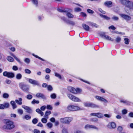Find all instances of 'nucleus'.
<instances>
[{"label":"nucleus","instance_id":"12","mask_svg":"<svg viewBox=\"0 0 133 133\" xmlns=\"http://www.w3.org/2000/svg\"><path fill=\"white\" fill-rule=\"evenodd\" d=\"M123 18H124L125 20L127 21H128L130 20L131 19V17L128 15L123 14H121L120 15Z\"/></svg>","mask_w":133,"mask_h":133},{"label":"nucleus","instance_id":"62","mask_svg":"<svg viewBox=\"0 0 133 133\" xmlns=\"http://www.w3.org/2000/svg\"><path fill=\"white\" fill-rule=\"evenodd\" d=\"M122 127L121 126H119L118 128V130L120 132L122 131Z\"/></svg>","mask_w":133,"mask_h":133},{"label":"nucleus","instance_id":"35","mask_svg":"<svg viewBox=\"0 0 133 133\" xmlns=\"http://www.w3.org/2000/svg\"><path fill=\"white\" fill-rule=\"evenodd\" d=\"M4 105L5 108H8L10 105L9 103L7 102L4 103Z\"/></svg>","mask_w":133,"mask_h":133},{"label":"nucleus","instance_id":"56","mask_svg":"<svg viewBox=\"0 0 133 133\" xmlns=\"http://www.w3.org/2000/svg\"><path fill=\"white\" fill-rule=\"evenodd\" d=\"M109 29H112L113 30H115L116 28L113 25H112L111 26L109 27Z\"/></svg>","mask_w":133,"mask_h":133},{"label":"nucleus","instance_id":"34","mask_svg":"<svg viewBox=\"0 0 133 133\" xmlns=\"http://www.w3.org/2000/svg\"><path fill=\"white\" fill-rule=\"evenodd\" d=\"M76 91L75 94H79L82 91V90L81 89L77 88L76 89Z\"/></svg>","mask_w":133,"mask_h":133},{"label":"nucleus","instance_id":"18","mask_svg":"<svg viewBox=\"0 0 133 133\" xmlns=\"http://www.w3.org/2000/svg\"><path fill=\"white\" fill-rule=\"evenodd\" d=\"M22 99L21 98H18V99H16L15 102L16 103L19 105H21L22 104Z\"/></svg>","mask_w":133,"mask_h":133},{"label":"nucleus","instance_id":"15","mask_svg":"<svg viewBox=\"0 0 133 133\" xmlns=\"http://www.w3.org/2000/svg\"><path fill=\"white\" fill-rule=\"evenodd\" d=\"M112 2L111 1H107L104 3V5L108 7H111L112 6Z\"/></svg>","mask_w":133,"mask_h":133},{"label":"nucleus","instance_id":"64","mask_svg":"<svg viewBox=\"0 0 133 133\" xmlns=\"http://www.w3.org/2000/svg\"><path fill=\"white\" fill-rule=\"evenodd\" d=\"M45 72L46 73H49L51 72V70L48 68H46L45 69Z\"/></svg>","mask_w":133,"mask_h":133},{"label":"nucleus","instance_id":"13","mask_svg":"<svg viewBox=\"0 0 133 133\" xmlns=\"http://www.w3.org/2000/svg\"><path fill=\"white\" fill-rule=\"evenodd\" d=\"M36 96L38 98H41L43 99H46V97L43 94L41 93H37L36 94Z\"/></svg>","mask_w":133,"mask_h":133},{"label":"nucleus","instance_id":"45","mask_svg":"<svg viewBox=\"0 0 133 133\" xmlns=\"http://www.w3.org/2000/svg\"><path fill=\"white\" fill-rule=\"evenodd\" d=\"M112 19L114 21H117L118 20L119 18L117 17L114 16L112 17Z\"/></svg>","mask_w":133,"mask_h":133},{"label":"nucleus","instance_id":"1","mask_svg":"<svg viewBox=\"0 0 133 133\" xmlns=\"http://www.w3.org/2000/svg\"><path fill=\"white\" fill-rule=\"evenodd\" d=\"M120 2L123 5H125V10L128 14L129 13L133 10V2L129 0H121Z\"/></svg>","mask_w":133,"mask_h":133},{"label":"nucleus","instance_id":"50","mask_svg":"<svg viewBox=\"0 0 133 133\" xmlns=\"http://www.w3.org/2000/svg\"><path fill=\"white\" fill-rule=\"evenodd\" d=\"M38 122V120L36 118H34L32 121V123L34 124L37 123Z\"/></svg>","mask_w":133,"mask_h":133},{"label":"nucleus","instance_id":"19","mask_svg":"<svg viewBox=\"0 0 133 133\" xmlns=\"http://www.w3.org/2000/svg\"><path fill=\"white\" fill-rule=\"evenodd\" d=\"M66 23L68 24L74 26L75 24V23L73 21L70 20H67L66 21Z\"/></svg>","mask_w":133,"mask_h":133},{"label":"nucleus","instance_id":"31","mask_svg":"<svg viewBox=\"0 0 133 133\" xmlns=\"http://www.w3.org/2000/svg\"><path fill=\"white\" fill-rule=\"evenodd\" d=\"M9 95L6 93H4L3 94V98H7L9 97Z\"/></svg>","mask_w":133,"mask_h":133},{"label":"nucleus","instance_id":"42","mask_svg":"<svg viewBox=\"0 0 133 133\" xmlns=\"http://www.w3.org/2000/svg\"><path fill=\"white\" fill-rule=\"evenodd\" d=\"M55 76L56 77H58L59 79H61V78H62L61 77V75L59 74H58L57 73H56V72L55 73Z\"/></svg>","mask_w":133,"mask_h":133},{"label":"nucleus","instance_id":"59","mask_svg":"<svg viewBox=\"0 0 133 133\" xmlns=\"http://www.w3.org/2000/svg\"><path fill=\"white\" fill-rule=\"evenodd\" d=\"M12 69L14 70L17 71L18 70V68L17 66L14 65L12 67Z\"/></svg>","mask_w":133,"mask_h":133},{"label":"nucleus","instance_id":"24","mask_svg":"<svg viewBox=\"0 0 133 133\" xmlns=\"http://www.w3.org/2000/svg\"><path fill=\"white\" fill-rule=\"evenodd\" d=\"M100 16L102 18L106 20H109L110 19V18L106 15H102L101 14H99Z\"/></svg>","mask_w":133,"mask_h":133},{"label":"nucleus","instance_id":"43","mask_svg":"<svg viewBox=\"0 0 133 133\" xmlns=\"http://www.w3.org/2000/svg\"><path fill=\"white\" fill-rule=\"evenodd\" d=\"M90 121L94 122H97L98 121V119L96 118H92L90 119Z\"/></svg>","mask_w":133,"mask_h":133},{"label":"nucleus","instance_id":"28","mask_svg":"<svg viewBox=\"0 0 133 133\" xmlns=\"http://www.w3.org/2000/svg\"><path fill=\"white\" fill-rule=\"evenodd\" d=\"M7 60L10 62H13L14 61V58L10 56H8L7 57Z\"/></svg>","mask_w":133,"mask_h":133},{"label":"nucleus","instance_id":"39","mask_svg":"<svg viewBox=\"0 0 133 133\" xmlns=\"http://www.w3.org/2000/svg\"><path fill=\"white\" fill-rule=\"evenodd\" d=\"M31 116L28 115H26L24 117V118L26 120H29L31 118Z\"/></svg>","mask_w":133,"mask_h":133},{"label":"nucleus","instance_id":"52","mask_svg":"<svg viewBox=\"0 0 133 133\" xmlns=\"http://www.w3.org/2000/svg\"><path fill=\"white\" fill-rule=\"evenodd\" d=\"M25 72L26 74H30L31 73V71L29 69H25Z\"/></svg>","mask_w":133,"mask_h":133},{"label":"nucleus","instance_id":"26","mask_svg":"<svg viewBox=\"0 0 133 133\" xmlns=\"http://www.w3.org/2000/svg\"><path fill=\"white\" fill-rule=\"evenodd\" d=\"M22 77V75L20 73H18L16 75V77L17 79L20 80L21 79Z\"/></svg>","mask_w":133,"mask_h":133},{"label":"nucleus","instance_id":"63","mask_svg":"<svg viewBox=\"0 0 133 133\" xmlns=\"http://www.w3.org/2000/svg\"><path fill=\"white\" fill-rule=\"evenodd\" d=\"M98 10L101 12L103 14H105V12L103 10L101 9V8H99Z\"/></svg>","mask_w":133,"mask_h":133},{"label":"nucleus","instance_id":"20","mask_svg":"<svg viewBox=\"0 0 133 133\" xmlns=\"http://www.w3.org/2000/svg\"><path fill=\"white\" fill-rule=\"evenodd\" d=\"M88 24L90 26L92 27H94L97 28L98 27V26L95 23L91 22H88Z\"/></svg>","mask_w":133,"mask_h":133},{"label":"nucleus","instance_id":"48","mask_svg":"<svg viewBox=\"0 0 133 133\" xmlns=\"http://www.w3.org/2000/svg\"><path fill=\"white\" fill-rule=\"evenodd\" d=\"M33 4L35 5L36 6L38 4V2L37 0H31Z\"/></svg>","mask_w":133,"mask_h":133},{"label":"nucleus","instance_id":"60","mask_svg":"<svg viewBox=\"0 0 133 133\" xmlns=\"http://www.w3.org/2000/svg\"><path fill=\"white\" fill-rule=\"evenodd\" d=\"M51 97L53 99H55L56 97V95L55 94H53L51 95Z\"/></svg>","mask_w":133,"mask_h":133},{"label":"nucleus","instance_id":"55","mask_svg":"<svg viewBox=\"0 0 133 133\" xmlns=\"http://www.w3.org/2000/svg\"><path fill=\"white\" fill-rule=\"evenodd\" d=\"M122 113L123 115L126 114L127 112V110L126 109H123L122 110Z\"/></svg>","mask_w":133,"mask_h":133},{"label":"nucleus","instance_id":"17","mask_svg":"<svg viewBox=\"0 0 133 133\" xmlns=\"http://www.w3.org/2000/svg\"><path fill=\"white\" fill-rule=\"evenodd\" d=\"M10 104L11 105L12 108L13 109H14L17 107V106L16 105L15 102L14 101H11L10 102Z\"/></svg>","mask_w":133,"mask_h":133},{"label":"nucleus","instance_id":"58","mask_svg":"<svg viewBox=\"0 0 133 133\" xmlns=\"http://www.w3.org/2000/svg\"><path fill=\"white\" fill-rule=\"evenodd\" d=\"M87 11L88 13L90 14H92L94 13V11L93 10L90 9H88L87 10Z\"/></svg>","mask_w":133,"mask_h":133},{"label":"nucleus","instance_id":"14","mask_svg":"<svg viewBox=\"0 0 133 133\" xmlns=\"http://www.w3.org/2000/svg\"><path fill=\"white\" fill-rule=\"evenodd\" d=\"M108 127L110 128H115L116 127V124L114 122L109 123L108 125Z\"/></svg>","mask_w":133,"mask_h":133},{"label":"nucleus","instance_id":"21","mask_svg":"<svg viewBox=\"0 0 133 133\" xmlns=\"http://www.w3.org/2000/svg\"><path fill=\"white\" fill-rule=\"evenodd\" d=\"M90 107L92 108H99V106L97 105L92 103H90Z\"/></svg>","mask_w":133,"mask_h":133},{"label":"nucleus","instance_id":"37","mask_svg":"<svg viewBox=\"0 0 133 133\" xmlns=\"http://www.w3.org/2000/svg\"><path fill=\"white\" fill-rule=\"evenodd\" d=\"M121 40V38L119 37H117L115 40V41L117 43H119Z\"/></svg>","mask_w":133,"mask_h":133},{"label":"nucleus","instance_id":"4","mask_svg":"<svg viewBox=\"0 0 133 133\" xmlns=\"http://www.w3.org/2000/svg\"><path fill=\"white\" fill-rule=\"evenodd\" d=\"M67 95L69 98L72 101L76 102H81V100L79 98L71 94H68Z\"/></svg>","mask_w":133,"mask_h":133},{"label":"nucleus","instance_id":"51","mask_svg":"<svg viewBox=\"0 0 133 133\" xmlns=\"http://www.w3.org/2000/svg\"><path fill=\"white\" fill-rule=\"evenodd\" d=\"M24 61L27 63L29 64L30 62V60L29 58H26L25 59Z\"/></svg>","mask_w":133,"mask_h":133},{"label":"nucleus","instance_id":"44","mask_svg":"<svg viewBox=\"0 0 133 133\" xmlns=\"http://www.w3.org/2000/svg\"><path fill=\"white\" fill-rule=\"evenodd\" d=\"M90 128L95 129L97 130H98V128L95 125H90Z\"/></svg>","mask_w":133,"mask_h":133},{"label":"nucleus","instance_id":"7","mask_svg":"<svg viewBox=\"0 0 133 133\" xmlns=\"http://www.w3.org/2000/svg\"><path fill=\"white\" fill-rule=\"evenodd\" d=\"M101 37L107 40L113 41L114 39L110 37L109 36L105 34L104 33H102L100 34Z\"/></svg>","mask_w":133,"mask_h":133},{"label":"nucleus","instance_id":"36","mask_svg":"<svg viewBox=\"0 0 133 133\" xmlns=\"http://www.w3.org/2000/svg\"><path fill=\"white\" fill-rule=\"evenodd\" d=\"M90 103L85 102L84 103V105L85 107H90Z\"/></svg>","mask_w":133,"mask_h":133},{"label":"nucleus","instance_id":"49","mask_svg":"<svg viewBox=\"0 0 133 133\" xmlns=\"http://www.w3.org/2000/svg\"><path fill=\"white\" fill-rule=\"evenodd\" d=\"M48 90L49 91H51L53 89L52 87L50 85H49L47 87Z\"/></svg>","mask_w":133,"mask_h":133},{"label":"nucleus","instance_id":"54","mask_svg":"<svg viewBox=\"0 0 133 133\" xmlns=\"http://www.w3.org/2000/svg\"><path fill=\"white\" fill-rule=\"evenodd\" d=\"M18 112L19 114L21 115L23 113V111L21 109H18Z\"/></svg>","mask_w":133,"mask_h":133},{"label":"nucleus","instance_id":"2","mask_svg":"<svg viewBox=\"0 0 133 133\" xmlns=\"http://www.w3.org/2000/svg\"><path fill=\"white\" fill-rule=\"evenodd\" d=\"M3 122L5 124L3 127V128L4 129L10 130L13 128L15 127L14 122L9 120L4 119L3 120Z\"/></svg>","mask_w":133,"mask_h":133},{"label":"nucleus","instance_id":"11","mask_svg":"<svg viewBox=\"0 0 133 133\" xmlns=\"http://www.w3.org/2000/svg\"><path fill=\"white\" fill-rule=\"evenodd\" d=\"M22 107L26 110L25 111L27 113L29 114L32 113V110L30 107L24 105H22Z\"/></svg>","mask_w":133,"mask_h":133},{"label":"nucleus","instance_id":"41","mask_svg":"<svg viewBox=\"0 0 133 133\" xmlns=\"http://www.w3.org/2000/svg\"><path fill=\"white\" fill-rule=\"evenodd\" d=\"M47 126L48 127V128H51L53 126V124L51 123H48L46 124Z\"/></svg>","mask_w":133,"mask_h":133},{"label":"nucleus","instance_id":"9","mask_svg":"<svg viewBox=\"0 0 133 133\" xmlns=\"http://www.w3.org/2000/svg\"><path fill=\"white\" fill-rule=\"evenodd\" d=\"M29 82L30 83L34 85L39 86V83L37 81L32 79H29Z\"/></svg>","mask_w":133,"mask_h":133},{"label":"nucleus","instance_id":"40","mask_svg":"<svg viewBox=\"0 0 133 133\" xmlns=\"http://www.w3.org/2000/svg\"><path fill=\"white\" fill-rule=\"evenodd\" d=\"M84 128L86 130L91 129L90 125L88 124L85 125L84 126Z\"/></svg>","mask_w":133,"mask_h":133},{"label":"nucleus","instance_id":"38","mask_svg":"<svg viewBox=\"0 0 133 133\" xmlns=\"http://www.w3.org/2000/svg\"><path fill=\"white\" fill-rule=\"evenodd\" d=\"M39 103V101H36L35 99H34L31 102V103L32 104H34L35 103L38 104Z\"/></svg>","mask_w":133,"mask_h":133},{"label":"nucleus","instance_id":"33","mask_svg":"<svg viewBox=\"0 0 133 133\" xmlns=\"http://www.w3.org/2000/svg\"><path fill=\"white\" fill-rule=\"evenodd\" d=\"M32 55L33 56H34V57H36V58H38V59H39L41 60L42 61H45V60L44 59H43V58H41L39 57L37 55H35L34 54H32Z\"/></svg>","mask_w":133,"mask_h":133},{"label":"nucleus","instance_id":"53","mask_svg":"<svg viewBox=\"0 0 133 133\" xmlns=\"http://www.w3.org/2000/svg\"><path fill=\"white\" fill-rule=\"evenodd\" d=\"M41 121L43 123H46L47 122V120L45 118H43L41 119Z\"/></svg>","mask_w":133,"mask_h":133},{"label":"nucleus","instance_id":"25","mask_svg":"<svg viewBox=\"0 0 133 133\" xmlns=\"http://www.w3.org/2000/svg\"><path fill=\"white\" fill-rule=\"evenodd\" d=\"M58 11L60 12H68V10L67 9H65L63 10L61 9H57Z\"/></svg>","mask_w":133,"mask_h":133},{"label":"nucleus","instance_id":"3","mask_svg":"<svg viewBox=\"0 0 133 133\" xmlns=\"http://www.w3.org/2000/svg\"><path fill=\"white\" fill-rule=\"evenodd\" d=\"M72 119L73 118L72 117H67L61 118L60 121L63 123L69 124Z\"/></svg>","mask_w":133,"mask_h":133},{"label":"nucleus","instance_id":"10","mask_svg":"<svg viewBox=\"0 0 133 133\" xmlns=\"http://www.w3.org/2000/svg\"><path fill=\"white\" fill-rule=\"evenodd\" d=\"M95 97L97 100L103 102L105 103L108 102V101L106 99L101 96H95Z\"/></svg>","mask_w":133,"mask_h":133},{"label":"nucleus","instance_id":"6","mask_svg":"<svg viewBox=\"0 0 133 133\" xmlns=\"http://www.w3.org/2000/svg\"><path fill=\"white\" fill-rule=\"evenodd\" d=\"M3 75L5 77H6L9 78H12L14 77V74L12 72H8L5 71L3 73Z\"/></svg>","mask_w":133,"mask_h":133},{"label":"nucleus","instance_id":"27","mask_svg":"<svg viewBox=\"0 0 133 133\" xmlns=\"http://www.w3.org/2000/svg\"><path fill=\"white\" fill-rule=\"evenodd\" d=\"M66 16L68 18H72L74 17V15L69 12H66Z\"/></svg>","mask_w":133,"mask_h":133},{"label":"nucleus","instance_id":"32","mask_svg":"<svg viewBox=\"0 0 133 133\" xmlns=\"http://www.w3.org/2000/svg\"><path fill=\"white\" fill-rule=\"evenodd\" d=\"M124 40L125 41L124 43L125 44L128 45L129 44V43L130 42L129 39L127 38H125Z\"/></svg>","mask_w":133,"mask_h":133},{"label":"nucleus","instance_id":"47","mask_svg":"<svg viewBox=\"0 0 133 133\" xmlns=\"http://www.w3.org/2000/svg\"><path fill=\"white\" fill-rule=\"evenodd\" d=\"M26 98L30 100L32 99V96L31 95L29 94L27 95Z\"/></svg>","mask_w":133,"mask_h":133},{"label":"nucleus","instance_id":"30","mask_svg":"<svg viewBox=\"0 0 133 133\" xmlns=\"http://www.w3.org/2000/svg\"><path fill=\"white\" fill-rule=\"evenodd\" d=\"M11 55L12 56L15 58V59L19 63H21V62L20 61V59L18 58H17L15 55L13 54H12Z\"/></svg>","mask_w":133,"mask_h":133},{"label":"nucleus","instance_id":"16","mask_svg":"<svg viewBox=\"0 0 133 133\" xmlns=\"http://www.w3.org/2000/svg\"><path fill=\"white\" fill-rule=\"evenodd\" d=\"M68 89L69 91L71 92L72 93L75 94L76 91V89L75 88L71 87H69L68 88Z\"/></svg>","mask_w":133,"mask_h":133},{"label":"nucleus","instance_id":"8","mask_svg":"<svg viewBox=\"0 0 133 133\" xmlns=\"http://www.w3.org/2000/svg\"><path fill=\"white\" fill-rule=\"evenodd\" d=\"M20 88L23 91H27L29 90V88L27 86L22 83H20L19 84Z\"/></svg>","mask_w":133,"mask_h":133},{"label":"nucleus","instance_id":"29","mask_svg":"<svg viewBox=\"0 0 133 133\" xmlns=\"http://www.w3.org/2000/svg\"><path fill=\"white\" fill-rule=\"evenodd\" d=\"M96 117L99 118H101L103 117V115L101 113H97Z\"/></svg>","mask_w":133,"mask_h":133},{"label":"nucleus","instance_id":"61","mask_svg":"<svg viewBox=\"0 0 133 133\" xmlns=\"http://www.w3.org/2000/svg\"><path fill=\"white\" fill-rule=\"evenodd\" d=\"M80 15L83 17H86L87 16L86 14L85 13L81 12L80 13Z\"/></svg>","mask_w":133,"mask_h":133},{"label":"nucleus","instance_id":"23","mask_svg":"<svg viewBox=\"0 0 133 133\" xmlns=\"http://www.w3.org/2000/svg\"><path fill=\"white\" fill-rule=\"evenodd\" d=\"M120 102L121 103H122L127 105L129 104L130 103L129 101L125 99H121L120 100Z\"/></svg>","mask_w":133,"mask_h":133},{"label":"nucleus","instance_id":"5","mask_svg":"<svg viewBox=\"0 0 133 133\" xmlns=\"http://www.w3.org/2000/svg\"><path fill=\"white\" fill-rule=\"evenodd\" d=\"M80 109L79 107L74 105H69L67 107V110L69 111H75L79 110Z\"/></svg>","mask_w":133,"mask_h":133},{"label":"nucleus","instance_id":"57","mask_svg":"<svg viewBox=\"0 0 133 133\" xmlns=\"http://www.w3.org/2000/svg\"><path fill=\"white\" fill-rule=\"evenodd\" d=\"M51 113V112L50 111H47L45 113V116H47L50 115Z\"/></svg>","mask_w":133,"mask_h":133},{"label":"nucleus","instance_id":"22","mask_svg":"<svg viewBox=\"0 0 133 133\" xmlns=\"http://www.w3.org/2000/svg\"><path fill=\"white\" fill-rule=\"evenodd\" d=\"M82 26L84 29L85 30L87 31H88L89 30L90 28L88 25H87L85 24H83Z\"/></svg>","mask_w":133,"mask_h":133},{"label":"nucleus","instance_id":"46","mask_svg":"<svg viewBox=\"0 0 133 133\" xmlns=\"http://www.w3.org/2000/svg\"><path fill=\"white\" fill-rule=\"evenodd\" d=\"M75 12H79L81 11V9L79 8H76L74 9Z\"/></svg>","mask_w":133,"mask_h":133}]
</instances>
